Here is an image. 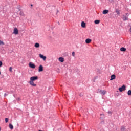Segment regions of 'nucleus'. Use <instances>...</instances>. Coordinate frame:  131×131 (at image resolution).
I'll list each match as a JSON object with an SVG mask.
<instances>
[{
  "label": "nucleus",
  "instance_id": "f257e3e1",
  "mask_svg": "<svg viewBox=\"0 0 131 131\" xmlns=\"http://www.w3.org/2000/svg\"><path fill=\"white\" fill-rule=\"evenodd\" d=\"M38 79V77L37 76H32L30 78V81H29V83L30 85L32 86H36V84H34V81L37 80Z\"/></svg>",
  "mask_w": 131,
  "mask_h": 131
},
{
  "label": "nucleus",
  "instance_id": "f03ea898",
  "mask_svg": "<svg viewBox=\"0 0 131 131\" xmlns=\"http://www.w3.org/2000/svg\"><path fill=\"white\" fill-rule=\"evenodd\" d=\"M126 14V16L123 15L122 17V19L123 20V21H127L128 20V13H125Z\"/></svg>",
  "mask_w": 131,
  "mask_h": 131
},
{
  "label": "nucleus",
  "instance_id": "7ed1b4c3",
  "mask_svg": "<svg viewBox=\"0 0 131 131\" xmlns=\"http://www.w3.org/2000/svg\"><path fill=\"white\" fill-rule=\"evenodd\" d=\"M98 93H99V94H101L102 96H104V95H105L106 93H107V91H106V90L102 91L100 89H98Z\"/></svg>",
  "mask_w": 131,
  "mask_h": 131
},
{
  "label": "nucleus",
  "instance_id": "20e7f679",
  "mask_svg": "<svg viewBox=\"0 0 131 131\" xmlns=\"http://www.w3.org/2000/svg\"><path fill=\"white\" fill-rule=\"evenodd\" d=\"M126 90V87L124 85H122L121 87H120L119 88V92H122L123 91H125Z\"/></svg>",
  "mask_w": 131,
  "mask_h": 131
},
{
  "label": "nucleus",
  "instance_id": "39448f33",
  "mask_svg": "<svg viewBox=\"0 0 131 131\" xmlns=\"http://www.w3.org/2000/svg\"><path fill=\"white\" fill-rule=\"evenodd\" d=\"M29 66L30 67V68H32L33 69L35 68V64H34V63H32V62L29 63Z\"/></svg>",
  "mask_w": 131,
  "mask_h": 131
},
{
  "label": "nucleus",
  "instance_id": "423d86ee",
  "mask_svg": "<svg viewBox=\"0 0 131 131\" xmlns=\"http://www.w3.org/2000/svg\"><path fill=\"white\" fill-rule=\"evenodd\" d=\"M19 33V31L17 28H15L13 30V34L17 35Z\"/></svg>",
  "mask_w": 131,
  "mask_h": 131
},
{
  "label": "nucleus",
  "instance_id": "0eeeda50",
  "mask_svg": "<svg viewBox=\"0 0 131 131\" xmlns=\"http://www.w3.org/2000/svg\"><path fill=\"white\" fill-rule=\"evenodd\" d=\"M39 56L41 59H42V60H43L44 61H46V59H47V56H44L42 54H39Z\"/></svg>",
  "mask_w": 131,
  "mask_h": 131
},
{
  "label": "nucleus",
  "instance_id": "6e6552de",
  "mask_svg": "<svg viewBox=\"0 0 131 131\" xmlns=\"http://www.w3.org/2000/svg\"><path fill=\"white\" fill-rule=\"evenodd\" d=\"M42 71H43V67L42 65H40L39 66L38 72H41Z\"/></svg>",
  "mask_w": 131,
  "mask_h": 131
},
{
  "label": "nucleus",
  "instance_id": "1a4fd4ad",
  "mask_svg": "<svg viewBox=\"0 0 131 131\" xmlns=\"http://www.w3.org/2000/svg\"><path fill=\"white\" fill-rule=\"evenodd\" d=\"M115 78H116V76H115L114 74H113L111 76L110 80H114V79H115Z\"/></svg>",
  "mask_w": 131,
  "mask_h": 131
},
{
  "label": "nucleus",
  "instance_id": "9d476101",
  "mask_svg": "<svg viewBox=\"0 0 131 131\" xmlns=\"http://www.w3.org/2000/svg\"><path fill=\"white\" fill-rule=\"evenodd\" d=\"M108 13H109V10L107 9L103 10L102 12V14H103L104 15H106V14H108Z\"/></svg>",
  "mask_w": 131,
  "mask_h": 131
},
{
  "label": "nucleus",
  "instance_id": "9b49d317",
  "mask_svg": "<svg viewBox=\"0 0 131 131\" xmlns=\"http://www.w3.org/2000/svg\"><path fill=\"white\" fill-rule=\"evenodd\" d=\"M81 26L82 28H85V23H84V21H82Z\"/></svg>",
  "mask_w": 131,
  "mask_h": 131
},
{
  "label": "nucleus",
  "instance_id": "f8f14e48",
  "mask_svg": "<svg viewBox=\"0 0 131 131\" xmlns=\"http://www.w3.org/2000/svg\"><path fill=\"white\" fill-rule=\"evenodd\" d=\"M90 42H92V39L88 38L85 40L86 43H90Z\"/></svg>",
  "mask_w": 131,
  "mask_h": 131
},
{
  "label": "nucleus",
  "instance_id": "ddd939ff",
  "mask_svg": "<svg viewBox=\"0 0 131 131\" xmlns=\"http://www.w3.org/2000/svg\"><path fill=\"white\" fill-rule=\"evenodd\" d=\"M58 60L61 62V63H63L64 62V58L63 57H59L58 58Z\"/></svg>",
  "mask_w": 131,
  "mask_h": 131
},
{
  "label": "nucleus",
  "instance_id": "4468645a",
  "mask_svg": "<svg viewBox=\"0 0 131 131\" xmlns=\"http://www.w3.org/2000/svg\"><path fill=\"white\" fill-rule=\"evenodd\" d=\"M120 51H121V52H125L126 51V48H125L124 47H121L120 48Z\"/></svg>",
  "mask_w": 131,
  "mask_h": 131
},
{
  "label": "nucleus",
  "instance_id": "2eb2a0df",
  "mask_svg": "<svg viewBox=\"0 0 131 131\" xmlns=\"http://www.w3.org/2000/svg\"><path fill=\"white\" fill-rule=\"evenodd\" d=\"M9 128H10L11 130L14 129V126H13V124L10 123L9 124Z\"/></svg>",
  "mask_w": 131,
  "mask_h": 131
},
{
  "label": "nucleus",
  "instance_id": "dca6fc26",
  "mask_svg": "<svg viewBox=\"0 0 131 131\" xmlns=\"http://www.w3.org/2000/svg\"><path fill=\"white\" fill-rule=\"evenodd\" d=\"M115 12L117 13V15H119L120 14V11H119V10H118L116 8Z\"/></svg>",
  "mask_w": 131,
  "mask_h": 131
},
{
  "label": "nucleus",
  "instance_id": "f3484780",
  "mask_svg": "<svg viewBox=\"0 0 131 131\" xmlns=\"http://www.w3.org/2000/svg\"><path fill=\"white\" fill-rule=\"evenodd\" d=\"M39 43H35V45H34V47L35 48H39Z\"/></svg>",
  "mask_w": 131,
  "mask_h": 131
},
{
  "label": "nucleus",
  "instance_id": "a211bd4d",
  "mask_svg": "<svg viewBox=\"0 0 131 131\" xmlns=\"http://www.w3.org/2000/svg\"><path fill=\"white\" fill-rule=\"evenodd\" d=\"M125 129H126L125 128L124 126H121V131H125Z\"/></svg>",
  "mask_w": 131,
  "mask_h": 131
},
{
  "label": "nucleus",
  "instance_id": "6ab92c4d",
  "mask_svg": "<svg viewBox=\"0 0 131 131\" xmlns=\"http://www.w3.org/2000/svg\"><path fill=\"white\" fill-rule=\"evenodd\" d=\"M95 24H99L100 23V20H96L94 21Z\"/></svg>",
  "mask_w": 131,
  "mask_h": 131
},
{
  "label": "nucleus",
  "instance_id": "aec40b11",
  "mask_svg": "<svg viewBox=\"0 0 131 131\" xmlns=\"http://www.w3.org/2000/svg\"><path fill=\"white\" fill-rule=\"evenodd\" d=\"M19 15L20 16H25L24 12H23V11H20V12L19 13Z\"/></svg>",
  "mask_w": 131,
  "mask_h": 131
},
{
  "label": "nucleus",
  "instance_id": "412c9836",
  "mask_svg": "<svg viewBox=\"0 0 131 131\" xmlns=\"http://www.w3.org/2000/svg\"><path fill=\"white\" fill-rule=\"evenodd\" d=\"M5 123H8V122H9V118H6L5 119Z\"/></svg>",
  "mask_w": 131,
  "mask_h": 131
},
{
  "label": "nucleus",
  "instance_id": "4be33fe9",
  "mask_svg": "<svg viewBox=\"0 0 131 131\" xmlns=\"http://www.w3.org/2000/svg\"><path fill=\"white\" fill-rule=\"evenodd\" d=\"M127 95H128V96H131V90H130L128 91Z\"/></svg>",
  "mask_w": 131,
  "mask_h": 131
},
{
  "label": "nucleus",
  "instance_id": "5701e85b",
  "mask_svg": "<svg viewBox=\"0 0 131 131\" xmlns=\"http://www.w3.org/2000/svg\"><path fill=\"white\" fill-rule=\"evenodd\" d=\"M2 45L4 46V45H5V43L4 42V41L0 40V46H2Z\"/></svg>",
  "mask_w": 131,
  "mask_h": 131
},
{
  "label": "nucleus",
  "instance_id": "b1692460",
  "mask_svg": "<svg viewBox=\"0 0 131 131\" xmlns=\"http://www.w3.org/2000/svg\"><path fill=\"white\" fill-rule=\"evenodd\" d=\"M9 71H10V72H12V71H13V68H12V67H10L9 68Z\"/></svg>",
  "mask_w": 131,
  "mask_h": 131
},
{
  "label": "nucleus",
  "instance_id": "393cba45",
  "mask_svg": "<svg viewBox=\"0 0 131 131\" xmlns=\"http://www.w3.org/2000/svg\"><path fill=\"white\" fill-rule=\"evenodd\" d=\"M72 56H73V57H75V52H73L72 53Z\"/></svg>",
  "mask_w": 131,
  "mask_h": 131
},
{
  "label": "nucleus",
  "instance_id": "a878e982",
  "mask_svg": "<svg viewBox=\"0 0 131 131\" xmlns=\"http://www.w3.org/2000/svg\"><path fill=\"white\" fill-rule=\"evenodd\" d=\"M20 100H21V98L20 97L16 98V101H20Z\"/></svg>",
  "mask_w": 131,
  "mask_h": 131
},
{
  "label": "nucleus",
  "instance_id": "bb28decb",
  "mask_svg": "<svg viewBox=\"0 0 131 131\" xmlns=\"http://www.w3.org/2000/svg\"><path fill=\"white\" fill-rule=\"evenodd\" d=\"M3 66V62L0 61V67H2Z\"/></svg>",
  "mask_w": 131,
  "mask_h": 131
},
{
  "label": "nucleus",
  "instance_id": "cd10ccee",
  "mask_svg": "<svg viewBox=\"0 0 131 131\" xmlns=\"http://www.w3.org/2000/svg\"><path fill=\"white\" fill-rule=\"evenodd\" d=\"M7 96H8V94L5 93L4 94V97H7Z\"/></svg>",
  "mask_w": 131,
  "mask_h": 131
},
{
  "label": "nucleus",
  "instance_id": "c85d7f7f",
  "mask_svg": "<svg viewBox=\"0 0 131 131\" xmlns=\"http://www.w3.org/2000/svg\"><path fill=\"white\" fill-rule=\"evenodd\" d=\"M108 114H111V113H111V111H108Z\"/></svg>",
  "mask_w": 131,
  "mask_h": 131
},
{
  "label": "nucleus",
  "instance_id": "c756f323",
  "mask_svg": "<svg viewBox=\"0 0 131 131\" xmlns=\"http://www.w3.org/2000/svg\"><path fill=\"white\" fill-rule=\"evenodd\" d=\"M13 97H14V98H16V96H15V95H13Z\"/></svg>",
  "mask_w": 131,
  "mask_h": 131
},
{
  "label": "nucleus",
  "instance_id": "7c9ffc66",
  "mask_svg": "<svg viewBox=\"0 0 131 131\" xmlns=\"http://www.w3.org/2000/svg\"><path fill=\"white\" fill-rule=\"evenodd\" d=\"M31 6L32 7H33V5L32 4H31Z\"/></svg>",
  "mask_w": 131,
  "mask_h": 131
},
{
  "label": "nucleus",
  "instance_id": "2f4dec72",
  "mask_svg": "<svg viewBox=\"0 0 131 131\" xmlns=\"http://www.w3.org/2000/svg\"><path fill=\"white\" fill-rule=\"evenodd\" d=\"M58 24H60V23L58 22Z\"/></svg>",
  "mask_w": 131,
  "mask_h": 131
},
{
  "label": "nucleus",
  "instance_id": "473e14b6",
  "mask_svg": "<svg viewBox=\"0 0 131 131\" xmlns=\"http://www.w3.org/2000/svg\"><path fill=\"white\" fill-rule=\"evenodd\" d=\"M67 56H68V54H67Z\"/></svg>",
  "mask_w": 131,
  "mask_h": 131
},
{
  "label": "nucleus",
  "instance_id": "72a5a7b5",
  "mask_svg": "<svg viewBox=\"0 0 131 131\" xmlns=\"http://www.w3.org/2000/svg\"><path fill=\"white\" fill-rule=\"evenodd\" d=\"M0 75H1V71H0Z\"/></svg>",
  "mask_w": 131,
  "mask_h": 131
}]
</instances>
